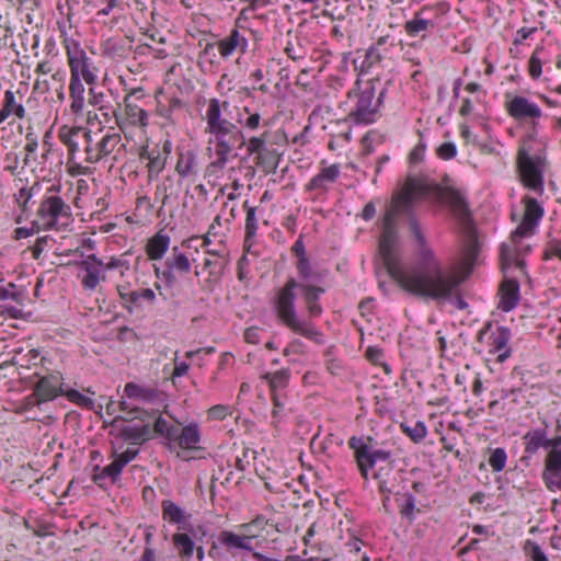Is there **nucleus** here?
<instances>
[{
	"instance_id": "a878e982",
	"label": "nucleus",
	"mask_w": 561,
	"mask_h": 561,
	"mask_svg": "<svg viewBox=\"0 0 561 561\" xmlns=\"http://www.w3.org/2000/svg\"><path fill=\"white\" fill-rule=\"evenodd\" d=\"M83 80L69 79L70 111L76 116H82L85 107V88Z\"/></svg>"
},
{
	"instance_id": "f704fd0d",
	"label": "nucleus",
	"mask_w": 561,
	"mask_h": 561,
	"mask_svg": "<svg viewBox=\"0 0 561 561\" xmlns=\"http://www.w3.org/2000/svg\"><path fill=\"white\" fill-rule=\"evenodd\" d=\"M172 542L182 561H190L192 559L195 550V543L190 535L185 533H176L172 536Z\"/></svg>"
},
{
	"instance_id": "864d4df0",
	"label": "nucleus",
	"mask_w": 561,
	"mask_h": 561,
	"mask_svg": "<svg viewBox=\"0 0 561 561\" xmlns=\"http://www.w3.org/2000/svg\"><path fill=\"white\" fill-rule=\"evenodd\" d=\"M506 459L507 456L505 449L499 447L491 453L489 457V465L494 472H500L505 468Z\"/></svg>"
},
{
	"instance_id": "13d9d810",
	"label": "nucleus",
	"mask_w": 561,
	"mask_h": 561,
	"mask_svg": "<svg viewBox=\"0 0 561 561\" xmlns=\"http://www.w3.org/2000/svg\"><path fill=\"white\" fill-rule=\"evenodd\" d=\"M524 549L531 561H548L546 553L537 542L527 540Z\"/></svg>"
},
{
	"instance_id": "37998d69",
	"label": "nucleus",
	"mask_w": 561,
	"mask_h": 561,
	"mask_svg": "<svg viewBox=\"0 0 561 561\" xmlns=\"http://www.w3.org/2000/svg\"><path fill=\"white\" fill-rule=\"evenodd\" d=\"M399 512L402 518L412 523L415 519V513L421 511L416 508V500L413 494L407 492L402 495V500L399 503Z\"/></svg>"
},
{
	"instance_id": "ddd939ff",
	"label": "nucleus",
	"mask_w": 561,
	"mask_h": 561,
	"mask_svg": "<svg viewBox=\"0 0 561 561\" xmlns=\"http://www.w3.org/2000/svg\"><path fill=\"white\" fill-rule=\"evenodd\" d=\"M504 108L511 118L523 125L536 124L543 116L536 102L520 94L506 93Z\"/></svg>"
},
{
	"instance_id": "bb28decb",
	"label": "nucleus",
	"mask_w": 561,
	"mask_h": 561,
	"mask_svg": "<svg viewBox=\"0 0 561 561\" xmlns=\"http://www.w3.org/2000/svg\"><path fill=\"white\" fill-rule=\"evenodd\" d=\"M540 122L527 124V133L520 138L517 151L527 150V153L536 152L538 148H546V141L538 136Z\"/></svg>"
},
{
	"instance_id": "4c0bfd02",
	"label": "nucleus",
	"mask_w": 561,
	"mask_h": 561,
	"mask_svg": "<svg viewBox=\"0 0 561 561\" xmlns=\"http://www.w3.org/2000/svg\"><path fill=\"white\" fill-rule=\"evenodd\" d=\"M125 394L129 399L140 401H153L158 398V390L150 387H142L135 382H127L124 388Z\"/></svg>"
},
{
	"instance_id": "423d86ee",
	"label": "nucleus",
	"mask_w": 561,
	"mask_h": 561,
	"mask_svg": "<svg viewBox=\"0 0 561 561\" xmlns=\"http://www.w3.org/2000/svg\"><path fill=\"white\" fill-rule=\"evenodd\" d=\"M387 89L379 79L360 83L355 82L341 106L347 112V118L355 124L368 125L380 116L379 110L383 103Z\"/></svg>"
},
{
	"instance_id": "79ce46f5",
	"label": "nucleus",
	"mask_w": 561,
	"mask_h": 561,
	"mask_svg": "<svg viewBox=\"0 0 561 561\" xmlns=\"http://www.w3.org/2000/svg\"><path fill=\"white\" fill-rule=\"evenodd\" d=\"M298 283H313L319 279V273L314 271L308 257L296 261Z\"/></svg>"
},
{
	"instance_id": "de8ad7c7",
	"label": "nucleus",
	"mask_w": 561,
	"mask_h": 561,
	"mask_svg": "<svg viewBox=\"0 0 561 561\" xmlns=\"http://www.w3.org/2000/svg\"><path fill=\"white\" fill-rule=\"evenodd\" d=\"M547 449L545 465L561 469V435L552 437Z\"/></svg>"
},
{
	"instance_id": "5701e85b",
	"label": "nucleus",
	"mask_w": 561,
	"mask_h": 561,
	"mask_svg": "<svg viewBox=\"0 0 561 561\" xmlns=\"http://www.w3.org/2000/svg\"><path fill=\"white\" fill-rule=\"evenodd\" d=\"M13 356L10 360V364L19 366L21 368H31L32 366H37L39 362L44 359L41 357L39 351L36 348L26 350L24 347H18L12 351ZM9 362H4L1 364V368L8 365Z\"/></svg>"
},
{
	"instance_id": "c756f323",
	"label": "nucleus",
	"mask_w": 561,
	"mask_h": 561,
	"mask_svg": "<svg viewBox=\"0 0 561 561\" xmlns=\"http://www.w3.org/2000/svg\"><path fill=\"white\" fill-rule=\"evenodd\" d=\"M124 110L126 119L133 126L145 128L149 124V115L147 111L141 108L135 102H129V99H124Z\"/></svg>"
},
{
	"instance_id": "f3484780",
	"label": "nucleus",
	"mask_w": 561,
	"mask_h": 561,
	"mask_svg": "<svg viewBox=\"0 0 561 561\" xmlns=\"http://www.w3.org/2000/svg\"><path fill=\"white\" fill-rule=\"evenodd\" d=\"M119 436L130 445H142L153 437L151 421L140 422V424H124L119 428Z\"/></svg>"
},
{
	"instance_id": "4be33fe9",
	"label": "nucleus",
	"mask_w": 561,
	"mask_h": 561,
	"mask_svg": "<svg viewBox=\"0 0 561 561\" xmlns=\"http://www.w3.org/2000/svg\"><path fill=\"white\" fill-rule=\"evenodd\" d=\"M501 300L499 308L505 312L513 310L519 301V283L515 278H506L500 286Z\"/></svg>"
},
{
	"instance_id": "393cba45",
	"label": "nucleus",
	"mask_w": 561,
	"mask_h": 561,
	"mask_svg": "<svg viewBox=\"0 0 561 561\" xmlns=\"http://www.w3.org/2000/svg\"><path fill=\"white\" fill-rule=\"evenodd\" d=\"M422 12L423 10L414 12L413 18L404 23L403 28L408 36H420L422 39H425L427 32L435 27L432 20L422 16Z\"/></svg>"
},
{
	"instance_id": "b1692460",
	"label": "nucleus",
	"mask_w": 561,
	"mask_h": 561,
	"mask_svg": "<svg viewBox=\"0 0 561 561\" xmlns=\"http://www.w3.org/2000/svg\"><path fill=\"white\" fill-rule=\"evenodd\" d=\"M84 133L83 127L75 126L69 127L62 125L58 130V138L68 149V158L72 160L76 153L79 151V138Z\"/></svg>"
},
{
	"instance_id": "052dcab7",
	"label": "nucleus",
	"mask_w": 561,
	"mask_h": 561,
	"mask_svg": "<svg viewBox=\"0 0 561 561\" xmlns=\"http://www.w3.org/2000/svg\"><path fill=\"white\" fill-rule=\"evenodd\" d=\"M436 154L443 160H450L457 156V147L454 142H443L436 148Z\"/></svg>"
},
{
	"instance_id": "9d476101",
	"label": "nucleus",
	"mask_w": 561,
	"mask_h": 561,
	"mask_svg": "<svg viewBox=\"0 0 561 561\" xmlns=\"http://www.w3.org/2000/svg\"><path fill=\"white\" fill-rule=\"evenodd\" d=\"M261 38L257 31L241 25L237 20L234 27L217 42V48L222 59H229L234 54L243 56L254 50Z\"/></svg>"
},
{
	"instance_id": "6e6552de",
	"label": "nucleus",
	"mask_w": 561,
	"mask_h": 561,
	"mask_svg": "<svg viewBox=\"0 0 561 561\" xmlns=\"http://www.w3.org/2000/svg\"><path fill=\"white\" fill-rule=\"evenodd\" d=\"M348 447L354 451V458L362 478L368 479L369 470L378 461L390 462L392 453L390 450L377 448V442L370 437L352 436L348 439Z\"/></svg>"
},
{
	"instance_id": "e433bc0d",
	"label": "nucleus",
	"mask_w": 561,
	"mask_h": 561,
	"mask_svg": "<svg viewBox=\"0 0 561 561\" xmlns=\"http://www.w3.org/2000/svg\"><path fill=\"white\" fill-rule=\"evenodd\" d=\"M88 85V104L101 112H104V115H107L106 111L111 110L112 105L105 92L95 83Z\"/></svg>"
},
{
	"instance_id": "2eb2a0df",
	"label": "nucleus",
	"mask_w": 561,
	"mask_h": 561,
	"mask_svg": "<svg viewBox=\"0 0 561 561\" xmlns=\"http://www.w3.org/2000/svg\"><path fill=\"white\" fill-rule=\"evenodd\" d=\"M61 386L62 377L60 374H49L42 377L34 388L33 396L36 398V403L41 404L64 394Z\"/></svg>"
},
{
	"instance_id": "09e8293b",
	"label": "nucleus",
	"mask_w": 561,
	"mask_h": 561,
	"mask_svg": "<svg viewBox=\"0 0 561 561\" xmlns=\"http://www.w3.org/2000/svg\"><path fill=\"white\" fill-rule=\"evenodd\" d=\"M382 60L390 58V51L396 46V39L390 34L379 36L371 45Z\"/></svg>"
},
{
	"instance_id": "412c9836",
	"label": "nucleus",
	"mask_w": 561,
	"mask_h": 561,
	"mask_svg": "<svg viewBox=\"0 0 561 561\" xmlns=\"http://www.w3.org/2000/svg\"><path fill=\"white\" fill-rule=\"evenodd\" d=\"M543 427L530 430L523 436L526 454L536 455L541 447L547 449L552 442V438L547 435V422H543Z\"/></svg>"
},
{
	"instance_id": "2f4dec72",
	"label": "nucleus",
	"mask_w": 561,
	"mask_h": 561,
	"mask_svg": "<svg viewBox=\"0 0 561 561\" xmlns=\"http://www.w3.org/2000/svg\"><path fill=\"white\" fill-rule=\"evenodd\" d=\"M290 376L291 370L289 368H282L274 373H265L261 378L267 382L270 392H277L289 385Z\"/></svg>"
},
{
	"instance_id": "58836bf2",
	"label": "nucleus",
	"mask_w": 561,
	"mask_h": 561,
	"mask_svg": "<svg viewBox=\"0 0 561 561\" xmlns=\"http://www.w3.org/2000/svg\"><path fill=\"white\" fill-rule=\"evenodd\" d=\"M400 430L415 444L421 443L427 435V427L423 421H416L413 424L402 422Z\"/></svg>"
},
{
	"instance_id": "f257e3e1",
	"label": "nucleus",
	"mask_w": 561,
	"mask_h": 561,
	"mask_svg": "<svg viewBox=\"0 0 561 561\" xmlns=\"http://www.w3.org/2000/svg\"><path fill=\"white\" fill-rule=\"evenodd\" d=\"M433 195L438 201L447 204L453 216L471 234V213L465 195L457 188L443 187L439 183L427 178L409 175L402 190L392 196L391 207L386 211H392L394 224L399 215L407 217V225L414 241L420 243L419 261L433 255L435 251L428 244L419 220L414 213L416 198Z\"/></svg>"
},
{
	"instance_id": "a19ab883",
	"label": "nucleus",
	"mask_w": 561,
	"mask_h": 561,
	"mask_svg": "<svg viewBox=\"0 0 561 561\" xmlns=\"http://www.w3.org/2000/svg\"><path fill=\"white\" fill-rule=\"evenodd\" d=\"M121 135L117 133H107L104 135L96 144L99 161L111 154L116 146L121 142Z\"/></svg>"
},
{
	"instance_id": "0eeeda50",
	"label": "nucleus",
	"mask_w": 561,
	"mask_h": 561,
	"mask_svg": "<svg viewBox=\"0 0 561 561\" xmlns=\"http://www.w3.org/2000/svg\"><path fill=\"white\" fill-rule=\"evenodd\" d=\"M516 165L523 184L537 193L543 192V174L548 167L546 148H538L536 152L527 150L517 151Z\"/></svg>"
},
{
	"instance_id": "5fc2aeb1",
	"label": "nucleus",
	"mask_w": 561,
	"mask_h": 561,
	"mask_svg": "<svg viewBox=\"0 0 561 561\" xmlns=\"http://www.w3.org/2000/svg\"><path fill=\"white\" fill-rule=\"evenodd\" d=\"M65 396L70 402L81 408H85L88 410L94 409V401L91 398L83 396L78 390L70 389L65 392Z\"/></svg>"
},
{
	"instance_id": "20e7f679",
	"label": "nucleus",
	"mask_w": 561,
	"mask_h": 561,
	"mask_svg": "<svg viewBox=\"0 0 561 561\" xmlns=\"http://www.w3.org/2000/svg\"><path fill=\"white\" fill-rule=\"evenodd\" d=\"M230 103L220 102L213 98L208 101L205 113V131L215 137L216 160L211 163L217 169H224L231 157L234 148L241 149L247 144L244 131L239 126L222 117V112H227Z\"/></svg>"
},
{
	"instance_id": "8fccbe9b",
	"label": "nucleus",
	"mask_w": 561,
	"mask_h": 561,
	"mask_svg": "<svg viewBox=\"0 0 561 561\" xmlns=\"http://www.w3.org/2000/svg\"><path fill=\"white\" fill-rule=\"evenodd\" d=\"M153 417L152 414H150L149 411H146L141 408L135 407L133 410H128V412L125 413V415H117L115 416L113 424H116L117 422L122 421L127 424H131L134 421L145 422V421H151Z\"/></svg>"
},
{
	"instance_id": "f03ea898",
	"label": "nucleus",
	"mask_w": 561,
	"mask_h": 561,
	"mask_svg": "<svg viewBox=\"0 0 561 561\" xmlns=\"http://www.w3.org/2000/svg\"><path fill=\"white\" fill-rule=\"evenodd\" d=\"M324 293L325 288L314 283H298L295 277H288L271 300L277 321L293 333L323 344V334L312 319L323 312L319 300Z\"/></svg>"
},
{
	"instance_id": "e2e57ef3",
	"label": "nucleus",
	"mask_w": 561,
	"mask_h": 561,
	"mask_svg": "<svg viewBox=\"0 0 561 561\" xmlns=\"http://www.w3.org/2000/svg\"><path fill=\"white\" fill-rule=\"evenodd\" d=\"M552 257H558L561 261V241L560 240L553 239L547 243L542 259L550 260Z\"/></svg>"
},
{
	"instance_id": "1a4fd4ad",
	"label": "nucleus",
	"mask_w": 561,
	"mask_h": 561,
	"mask_svg": "<svg viewBox=\"0 0 561 561\" xmlns=\"http://www.w3.org/2000/svg\"><path fill=\"white\" fill-rule=\"evenodd\" d=\"M60 191V184L50 185L46 190L36 211L37 218L42 220L45 231L58 229L60 219L71 218V208L59 195Z\"/></svg>"
},
{
	"instance_id": "7c9ffc66",
	"label": "nucleus",
	"mask_w": 561,
	"mask_h": 561,
	"mask_svg": "<svg viewBox=\"0 0 561 561\" xmlns=\"http://www.w3.org/2000/svg\"><path fill=\"white\" fill-rule=\"evenodd\" d=\"M81 268L85 272L81 279V285L85 290H94L101 279H105V275H101L102 267L95 266V264L89 261H82L80 263Z\"/></svg>"
},
{
	"instance_id": "c85d7f7f",
	"label": "nucleus",
	"mask_w": 561,
	"mask_h": 561,
	"mask_svg": "<svg viewBox=\"0 0 561 561\" xmlns=\"http://www.w3.org/2000/svg\"><path fill=\"white\" fill-rule=\"evenodd\" d=\"M170 245V237L161 232L156 233L150 238L146 245V253L152 261L163 257Z\"/></svg>"
},
{
	"instance_id": "39448f33",
	"label": "nucleus",
	"mask_w": 561,
	"mask_h": 561,
	"mask_svg": "<svg viewBox=\"0 0 561 561\" xmlns=\"http://www.w3.org/2000/svg\"><path fill=\"white\" fill-rule=\"evenodd\" d=\"M399 234L392 211H386L382 218L378 251L389 276L405 291L417 275L420 243L415 242L410 268L401 266L399 255Z\"/></svg>"
},
{
	"instance_id": "6ab92c4d",
	"label": "nucleus",
	"mask_w": 561,
	"mask_h": 561,
	"mask_svg": "<svg viewBox=\"0 0 561 561\" xmlns=\"http://www.w3.org/2000/svg\"><path fill=\"white\" fill-rule=\"evenodd\" d=\"M22 94L16 91L7 90L4 92L2 107L0 110V124L4 123L11 115L22 119L26 115V110L21 102Z\"/></svg>"
},
{
	"instance_id": "f8f14e48",
	"label": "nucleus",
	"mask_w": 561,
	"mask_h": 561,
	"mask_svg": "<svg viewBox=\"0 0 561 561\" xmlns=\"http://www.w3.org/2000/svg\"><path fill=\"white\" fill-rule=\"evenodd\" d=\"M270 131H264L259 136H251L247 139V156L253 157L255 167L265 173L274 172L279 163L280 153L270 142Z\"/></svg>"
},
{
	"instance_id": "dca6fc26",
	"label": "nucleus",
	"mask_w": 561,
	"mask_h": 561,
	"mask_svg": "<svg viewBox=\"0 0 561 561\" xmlns=\"http://www.w3.org/2000/svg\"><path fill=\"white\" fill-rule=\"evenodd\" d=\"M373 478L377 481L378 490L383 496L382 503L386 506L390 495L394 493L398 485V472L394 470L393 461L388 462L386 466H380L374 472Z\"/></svg>"
},
{
	"instance_id": "49530a36",
	"label": "nucleus",
	"mask_w": 561,
	"mask_h": 561,
	"mask_svg": "<svg viewBox=\"0 0 561 561\" xmlns=\"http://www.w3.org/2000/svg\"><path fill=\"white\" fill-rule=\"evenodd\" d=\"M541 478L549 491L561 490V469L545 465Z\"/></svg>"
},
{
	"instance_id": "4468645a",
	"label": "nucleus",
	"mask_w": 561,
	"mask_h": 561,
	"mask_svg": "<svg viewBox=\"0 0 561 561\" xmlns=\"http://www.w3.org/2000/svg\"><path fill=\"white\" fill-rule=\"evenodd\" d=\"M525 211L520 224L512 232V239L516 242L518 239L534 234L536 227L545 215L543 207L539 202L529 196L523 198Z\"/></svg>"
},
{
	"instance_id": "a18cd8bd",
	"label": "nucleus",
	"mask_w": 561,
	"mask_h": 561,
	"mask_svg": "<svg viewBox=\"0 0 561 561\" xmlns=\"http://www.w3.org/2000/svg\"><path fill=\"white\" fill-rule=\"evenodd\" d=\"M161 506L163 519L172 524H181L183 522L184 512L176 503L171 500H164Z\"/></svg>"
},
{
	"instance_id": "774afa93",
	"label": "nucleus",
	"mask_w": 561,
	"mask_h": 561,
	"mask_svg": "<svg viewBox=\"0 0 561 561\" xmlns=\"http://www.w3.org/2000/svg\"><path fill=\"white\" fill-rule=\"evenodd\" d=\"M174 268L165 266L164 270H160L158 266H154V274L158 278H162L168 286H172L176 282V277L174 275Z\"/></svg>"
},
{
	"instance_id": "473e14b6",
	"label": "nucleus",
	"mask_w": 561,
	"mask_h": 561,
	"mask_svg": "<svg viewBox=\"0 0 561 561\" xmlns=\"http://www.w3.org/2000/svg\"><path fill=\"white\" fill-rule=\"evenodd\" d=\"M196 154L193 150H179L175 171L180 178H186L196 174Z\"/></svg>"
},
{
	"instance_id": "9b49d317",
	"label": "nucleus",
	"mask_w": 561,
	"mask_h": 561,
	"mask_svg": "<svg viewBox=\"0 0 561 561\" xmlns=\"http://www.w3.org/2000/svg\"><path fill=\"white\" fill-rule=\"evenodd\" d=\"M64 46L70 69V78L83 80L87 84H94L98 79V68L81 44L73 38H65Z\"/></svg>"
},
{
	"instance_id": "0e129e2a",
	"label": "nucleus",
	"mask_w": 561,
	"mask_h": 561,
	"mask_svg": "<svg viewBox=\"0 0 561 561\" xmlns=\"http://www.w3.org/2000/svg\"><path fill=\"white\" fill-rule=\"evenodd\" d=\"M516 257L517 254L513 250L505 244L501 245L500 259L504 271L514 264Z\"/></svg>"
},
{
	"instance_id": "c03bdc74",
	"label": "nucleus",
	"mask_w": 561,
	"mask_h": 561,
	"mask_svg": "<svg viewBox=\"0 0 561 561\" xmlns=\"http://www.w3.org/2000/svg\"><path fill=\"white\" fill-rule=\"evenodd\" d=\"M546 53L543 46H537L528 60V73L531 79L537 80L542 73V57Z\"/></svg>"
},
{
	"instance_id": "cd10ccee",
	"label": "nucleus",
	"mask_w": 561,
	"mask_h": 561,
	"mask_svg": "<svg viewBox=\"0 0 561 561\" xmlns=\"http://www.w3.org/2000/svg\"><path fill=\"white\" fill-rule=\"evenodd\" d=\"M124 467L116 458L110 465L105 466L103 469H100L99 466L94 467V473L92 476V481L99 485L100 488L104 486V482L106 479H110L113 483L117 481L119 478L122 470Z\"/></svg>"
},
{
	"instance_id": "aec40b11",
	"label": "nucleus",
	"mask_w": 561,
	"mask_h": 561,
	"mask_svg": "<svg viewBox=\"0 0 561 561\" xmlns=\"http://www.w3.org/2000/svg\"><path fill=\"white\" fill-rule=\"evenodd\" d=\"M340 173V165L336 163L322 168L320 172L306 184V191L327 192L330 185L337 180Z\"/></svg>"
},
{
	"instance_id": "69168bd1",
	"label": "nucleus",
	"mask_w": 561,
	"mask_h": 561,
	"mask_svg": "<svg viewBox=\"0 0 561 561\" xmlns=\"http://www.w3.org/2000/svg\"><path fill=\"white\" fill-rule=\"evenodd\" d=\"M366 358L374 365L382 363L385 357L383 350L378 346H368L365 351Z\"/></svg>"
},
{
	"instance_id": "c9c22d12",
	"label": "nucleus",
	"mask_w": 561,
	"mask_h": 561,
	"mask_svg": "<svg viewBox=\"0 0 561 561\" xmlns=\"http://www.w3.org/2000/svg\"><path fill=\"white\" fill-rule=\"evenodd\" d=\"M201 442V431L196 423H190L181 430V439L179 447L182 449L194 450L198 449V443Z\"/></svg>"
},
{
	"instance_id": "ea45409f",
	"label": "nucleus",
	"mask_w": 561,
	"mask_h": 561,
	"mask_svg": "<svg viewBox=\"0 0 561 561\" xmlns=\"http://www.w3.org/2000/svg\"><path fill=\"white\" fill-rule=\"evenodd\" d=\"M164 264L180 274H187L191 271V262L184 253L180 252L179 247H173L172 256L168 257Z\"/></svg>"
},
{
	"instance_id": "bf43d9fd",
	"label": "nucleus",
	"mask_w": 561,
	"mask_h": 561,
	"mask_svg": "<svg viewBox=\"0 0 561 561\" xmlns=\"http://www.w3.org/2000/svg\"><path fill=\"white\" fill-rule=\"evenodd\" d=\"M382 61L383 60L381 59L380 55H378L375 51V49L371 46H369V48L365 51V56L362 61L360 68L363 71H368L369 69H371L376 65L381 64Z\"/></svg>"
},
{
	"instance_id": "6e6d98bb",
	"label": "nucleus",
	"mask_w": 561,
	"mask_h": 561,
	"mask_svg": "<svg viewBox=\"0 0 561 561\" xmlns=\"http://www.w3.org/2000/svg\"><path fill=\"white\" fill-rule=\"evenodd\" d=\"M82 138L85 141V148H84V152L87 154L85 161L88 163H96V162H99L96 147L94 148L92 146L91 130L84 128V133L82 135Z\"/></svg>"
},
{
	"instance_id": "680f3d73",
	"label": "nucleus",
	"mask_w": 561,
	"mask_h": 561,
	"mask_svg": "<svg viewBox=\"0 0 561 561\" xmlns=\"http://www.w3.org/2000/svg\"><path fill=\"white\" fill-rule=\"evenodd\" d=\"M153 415L151 419V430L152 434L154 433L158 436H163L167 430L171 426V424L163 419L161 415L156 416V411L150 412Z\"/></svg>"
},
{
	"instance_id": "a211bd4d",
	"label": "nucleus",
	"mask_w": 561,
	"mask_h": 561,
	"mask_svg": "<svg viewBox=\"0 0 561 561\" xmlns=\"http://www.w3.org/2000/svg\"><path fill=\"white\" fill-rule=\"evenodd\" d=\"M512 333L507 327H497L489 336L490 353H499L496 360L503 363L511 356L508 342Z\"/></svg>"
},
{
	"instance_id": "338daca9",
	"label": "nucleus",
	"mask_w": 561,
	"mask_h": 561,
	"mask_svg": "<svg viewBox=\"0 0 561 561\" xmlns=\"http://www.w3.org/2000/svg\"><path fill=\"white\" fill-rule=\"evenodd\" d=\"M41 191V184L39 182H35L31 187H22L20 191H19V198H23L24 202H23V205H22V208L25 209L26 207V204L28 203V201L32 198L33 195L39 193Z\"/></svg>"
},
{
	"instance_id": "3c124183",
	"label": "nucleus",
	"mask_w": 561,
	"mask_h": 561,
	"mask_svg": "<svg viewBox=\"0 0 561 561\" xmlns=\"http://www.w3.org/2000/svg\"><path fill=\"white\" fill-rule=\"evenodd\" d=\"M244 209L247 210L245 216V226H244V232L248 234V238H255L256 230H257V219L255 215V207L249 206L248 201L243 204Z\"/></svg>"
},
{
	"instance_id": "72a5a7b5",
	"label": "nucleus",
	"mask_w": 561,
	"mask_h": 561,
	"mask_svg": "<svg viewBox=\"0 0 561 561\" xmlns=\"http://www.w3.org/2000/svg\"><path fill=\"white\" fill-rule=\"evenodd\" d=\"M262 116L257 111H252L249 106H244L238 113L236 123L243 130L254 131L261 126Z\"/></svg>"
},
{
	"instance_id": "7ed1b4c3",
	"label": "nucleus",
	"mask_w": 561,
	"mask_h": 561,
	"mask_svg": "<svg viewBox=\"0 0 561 561\" xmlns=\"http://www.w3.org/2000/svg\"><path fill=\"white\" fill-rule=\"evenodd\" d=\"M417 275L409 294L437 304L449 302L458 310L469 307L460 293L467 274L457 267H446L436 253L419 262Z\"/></svg>"
},
{
	"instance_id": "4d7b16f0",
	"label": "nucleus",
	"mask_w": 561,
	"mask_h": 561,
	"mask_svg": "<svg viewBox=\"0 0 561 561\" xmlns=\"http://www.w3.org/2000/svg\"><path fill=\"white\" fill-rule=\"evenodd\" d=\"M148 159H149V162H148L149 175L152 176L153 173L156 175H158L164 169V167H165V158L162 159L160 157V152L159 151L157 152V154H154V150H152L148 154Z\"/></svg>"
},
{
	"instance_id": "603ef678",
	"label": "nucleus",
	"mask_w": 561,
	"mask_h": 561,
	"mask_svg": "<svg viewBox=\"0 0 561 561\" xmlns=\"http://www.w3.org/2000/svg\"><path fill=\"white\" fill-rule=\"evenodd\" d=\"M218 540L220 545L226 547L228 551H231L232 549H240V547H244L241 540V536L229 530L220 531Z\"/></svg>"
}]
</instances>
